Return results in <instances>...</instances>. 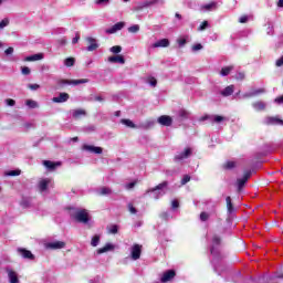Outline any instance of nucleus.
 Returning a JSON list of instances; mask_svg holds the SVG:
<instances>
[{"mask_svg":"<svg viewBox=\"0 0 283 283\" xmlns=\"http://www.w3.org/2000/svg\"><path fill=\"white\" fill-rule=\"evenodd\" d=\"M222 242V239L218 234L212 235V243L210 247V253L213 256L212 264L216 273H218V265H216V261L218 258H220V244Z\"/></svg>","mask_w":283,"mask_h":283,"instance_id":"obj_1","label":"nucleus"},{"mask_svg":"<svg viewBox=\"0 0 283 283\" xmlns=\"http://www.w3.org/2000/svg\"><path fill=\"white\" fill-rule=\"evenodd\" d=\"M70 216L73 218V220H76V222H80L81 224H87V222H90V212H87L85 209L71 208Z\"/></svg>","mask_w":283,"mask_h":283,"instance_id":"obj_2","label":"nucleus"},{"mask_svg":"<svg viewBox=\"0 0 283 283\" xmlns=\"http://www.w3.org/2000/svg\"><path fill=\"white\" fill-rule=\"evenodd\" d=\"M169 187V181H163L161 184L157 185L155 188H150L146 190L147 193H151L154 200H160L165 193H167V188Z\"/></svg>","mask_w":283,"mask_h":283,"instance_id":"obj_3","label":"nucleus"},{"mask_svg":"<svg viewBox=\"0 0 283 283\" xmlns=\"http://www.w3.org/2000/svg\"><path fill=\"white\" fill-rule=\"evenodd\" d=\"M193 154V148L187 147L182 151L177 153L175 156V163H182V160H187V158H191Z\"/></svg>","mask_w":283,"mask_h":283,"instance_id":"obj_4","label":"nucleus"},{"mask_svg":"<svg viewBox=\"0 0 283 283\" xmlns=\"http://www.w3.org/2000/svg\"><path fill=\"white\" fill-rule=\"evenodd\" d=\"M83 83H90V80L82 78V80H59L57 81L59 87H65V85H83Z\"/></svg>","mask_w":283,"mask_h":283,"instance_id":"obj_5","label":"nucleus"},{"mask_svg":"<svg viewBox=\"0 0 283 283\" xmlns=\"http://www.w3.org/2000/svg\"><path fill=\"white\" fill-rule=\"evenodd\" d=\"M143 254V245L135 243L130 248V260H140V255Z\"/></svg>","mask_w":283,"mask_h":283,"instance_id":"obj_6","label":"nucleus"},{"mask_svg":"<svg viewBox=\"0 0 283 283\" xmlns=\"http://www.w3.org/2000/svg\"><path fill=\"white\" fill-rule=\"evenodd\" d=\"M199 120L201 122L209 120L210 123H222V120H226V118L220 115H205V116H201Z\"/></svg>","mask_w":283,"mask_h":283,"instance_id":"obj_7","label":"nucleus"},{"mask_svg":"<svg viewBox=\"0 0 283 283\" xmlns=\"http://www.w3.org/2000/svg\"><path fill=\"white\" fill-rule=\"evenodd\" d=\"M51 184H52V179H49V178L41 179L38 184L39 192L45 193V191H48V188L50 187Z\"/></svg>","mask_w":283,"mask_h":283,"instance_id":"obj_8","label":"nucleus"},{"mask_svg":"<svg viewBox=\"0 0 283 283\" xmlns=\"http://www.w3.org/2000/svg\"><path fill=\"white\" fill-rule=\"evenodd\" d=\"M157 123H159V125H163L164 127H171L174 119L169 115H161L160 117H158Z\"/></svg>","mask_w":283,"mask_h":283,"instance_id":"obj_9","label":"nucleus"},{"mask_svg":"<svg viewBox=\"0 0 283 283\" xmlns=\"http://www.w3.org/2000/svg\"><path fill=\"white\" fill-rule=\"evenodd\" d=\"M125 28V22H117L109 29H106V34H116V32H120Z\"/></svg>","mask_w":283,"mask_h":283,"instance_id":"obj_10","label":"nucleus"},{"mask_svg":"<svg viewBox=\"0 0 283 283\" xmlns=\"http://www.w3.org/2000/svg\"><path fill=\"white\" fill-rule=\"evenodd\" d=\"M82 149L84 151H90L91 154H103V148L98 147V146H92V145L84 144Z\"/></svg>","mask_w":283,"mask_h":283,"instance_id":"obj_11","label":"nucleus"},{"mask_svg":"<svg viewBox=\"0 0 283 283\" xmlns=\"http://www.w3.org/2000/svg\"><path fill=\"white\" fill-rule=\"evenodd\" d=\"M174 277H176V271L168 270L167 272H165L163 274L160 282H163V283L171 282L174 280Z\"/></svg>","mask_w":283,"mask_h":283,"instance_id":"obj_12","label":"nucleus"},{"mask_svg":"<svg viewBox=\"0 0 283 283\" xmlns=\"http://www.w3.org/2000/svg\"><path fill=\"white\" fill-rule=\"evenodd\" d=\"M249 178H251V172H245L242 178H239L237 180V186L239 191H242V188L244 187V185H247V182L249 181Z\"/></svg>","mask_w":283,"mask_h":283,"instance_id":"obj_13","label":"nucleus"},{"mask_svg":"<svg viewBox=\"0 0 283 283\" xmlns=\"http://www.w3.org/2000/svg\"><path fill=\"white\" fill-rule=\"evenodd\" d=\"M266 90L264 88H258L248 93H244L241 98H253V96H260V94H264Z\"/></svg>","mask_w":283,"mask_h":283,"instance_id":"obj_14","label":"nucleus"},{"mask_svg":"<svg viewBox=\"0 0 283 283\" xmlns=\"http://www.w3.org/2000/svg\"><path fill=\"white\" fill-rule=\"evenodd\" d=\"M18 253L21 255V258H24V260H34V254H32V252L29 250L18 248Z\"/></svg>","mask_w":283,"mask_h":283,"instance_id":"obj_15","label":"nucleus"},{"mask_svg":"<svg viewBox=\"0 0 283 283\" xmlns=\"http://www.w3.org/2000/svg\"><path fill=\"white\" fill-rule=\"evenodd\" d=\"M86 41L90 43V45L86 48L87 52H94L95 50H98V42H96V39L86 38Z\"/></svg>","mask_w":283,"mask_h":283,"instance_id":"obj_16","label":"nucleus"},{"mask_svg":"<svg viewBox=\"0 0 283 283\" xmlns=\"http://www.w3.org/2000/svg\"><path fill=\"white\" fill-rule=\"evenodd\" d=\"M46 249H65V242L63 241H53V242H49L46 243Z\"/></svg>","mask_w":283,"mask_h":283,"instance_id":"obj_17","label":"nucleus"},{"mask_svg":"<svg viewBox=\"0 0 283 283\" xmlns=\"http://www.w3.org/2000/svg\"><path fill=\"white\" fill-rule=\"evenodd\" d=\"M213 10H218V2L216 1L201 6L202 12H211Z\"/></svg>","mask_w":283,"mask_h":283,"instance_id":"obj_18","label":"nucleus"},{"mask_svg":"<svg viewBox=\"0 0 283 283\" xmlns=\"http://www.w3.org/2000/svg\"><path fill=\"white\" fill-rule=\"evenodd\" d=\"M53 103H67L70 101V94L67 93H60L59 96L53 97Z\"/></svg>","mask_w":283,"mask_h":283,"instance_id":"obj_19","label":"nucleus"},{"mask_svg":"<svg viewBox=\"0 0 283 283\" xmlns=\"http://www.w3.org/2000/svg\"><path fill=\"white\" fill-rule=\"evenodd\" d=\"M252 107L255 112H264V109H266V102H262V101L253 102Z\"/></svg>","mask_w":283,"mask_h":283,"instance_id":"obj_20","label":"nucleus"},{"mask_svg":"<svg viewBox=\"0 0 283 283\" xmlns=\"http://www.w3.org/2000/svg\"><path fill=\"white\" fill-rule=\"evenodd\" d=\"M114 249H116V245L106 243L105 247L97 249L96 253L97 255H102V253H108V251H114Z\"/></svg>","mask_w":283,"mask_h":283,"instance_id":"obj_21","label":"nucleus"},{"mask_svg":"<svg viewBox=\"0 0 283 283\" xmlns=\"http://www.w3.org/2000/svg\"><path fill=\"white\" fill-rule=\"evenodd\" d=\"M44 167L49 170V171H54V169H56L57 167H61V163H54L51 160H44L43 161Z\"/></svg>","mask_w":283,"mask_h":283,"instance_id":"obj_22","label":"nucleus"},{"mask_svg":"<svg viewBox=\"0 0 283 283\" xmlns=\"http://www.w3.org/2000/svg\"><path fill=\"white\" fill-rule=\"evenodd\" d=\"M8 277L10 283H19V274L11 269H7Z\"/></svg>","mask_w":283,"mask_h":283,"instance_id":"obj_23","label":"nucleus"},{"mask_svg":"<svg viewBox=\"0 0 283 283\" xmlns=\"http://www.w3.org/2000/svg\"><path fill=\"white\" fill-rule=\"evenodd\" d=\"M265 123L266 125H280L283 127V120L280 117H268Z\"/></svg>","mask_w":283,"mask_h":283,"instance_id":"obj_24","label":"nucleus"},{"mask_svg":"<svg viewBox=\"0 0 283 283\" xmlns=\"http://www.w3.org/2000/svg\"><path fill=\"white\" fill-rule=\"evenodd\" d=\"M108 63H119L125 65V57L123 55H113L108 57Z\"/></svg>","mask_w":283,"mask_h":283,"instance_id":"obj_25","label":"nucleus"},{"mask_svg":"<svg viewBox=\"0 0 283 283\" xmlns=\"http://www.w3.org/2000/svg\"><path fill=\"white\" fill-rule=\"evenodd\" d=\"M20 206L22 207V209H30V207H32V198L23 197L20 201Z\"/></svg>","mask_w":283,"mask_h":283,"instance_id":"obj_26","label":"nucleus"},{"mask_svg":"<svg viewBox=\"0 0 283 283\" xmlns=\"http://www.w3.org/2000/svg\"><path fill=\"white\" fill-rule=\"evenodd\" d=\"M151 48H169V40L168 39H161L157 42H155Z\"/></svg>","mask_w":283,"mask_h":283,"instance_id":"obj_27","label":"nucleus"},{"mask_svg":"<svg viewBox=\"0 0 283 283\" xmlns=\"http://www.w3.org/2000/svg\"><path fill=\"white\" fill-rule=\"evenodd\" d=\"M24 61H27V62L43 61V53L29 55V56L24 57Z\"/></svg>","mask_w":283,"mask_h":283,"instance_id":"obj_28","label":"nucleus"},{"mask_svg":"<svg viewBox=\"0 0 283 283\" xmlns=\"http://www.w3.org/2000/svg\"><path fill=\"white\" fill-rule=\"evenodd\" d=\"M113 191L109 187H101L97 189L98 196H112Z\"/></svg>","mask_w":283,"mask_h":283,"instance_id":"obj_29","label":"nucleus"},{"mask_svg":"<svg viewBox=\"0 0 283 283\" xmlns=\"http://www.w3.org/2000/svg\"><path fill=\"white\" fill-rule=\"evenodd\" d=\"M72 116L73 118L78 119L82 116H87V113L85 112V109H74L72 111Z\"/></svg>","mask_w":283,"mask_h":283,"instance_id":"obj_30","label":"nucleus"},{"mask_svg":"<svg viewBox=\"0 0 283 283\" xmlns=\"http://www.w3.org/2000/svg\"><path fill=\"white\" fill-rule=\"evenodd\" d=\"M233 70H234L233 65L224 66L220 71V76H229L231 74V72H233Z\"/></svg>","mask_w":283,"mask_h":283,"instance_id":"obj_31","label":"nucleus"},{"mask_svg":"<svg viewBox=\"0 0 283 283\" xmlns=\"http://www.w3.org/2000/svg\"><path fill=\"white\" fill-rule=\"evenodd\" d=\"M234 90H235V86L229 85L223 91H221V95L231 96V94H233Z\"/></svg>","mask_w":283,"mask_h":283,"instance_id":"obj_32","label":"nucleus"},{"mask_svg":"<svg viewBox=\"0 0 283 283\" xmlns=\"http://www.w3.org/2000/svg\"><path fill=\"white\" fill-rule=\"evenodd\" d=\"M226 202H227L228 213H230V214L233 213V211H235V209L233 208V203L231 202V197H227Z\"/></svg>","mask_w":283,"mask_h":283,"instance_id":"obj_33","label":"nucleus"},{"mask_svg":"<svg viewBox=\"0 0 283 283\" xmlns=\"http://www.w3.org/2000/svg\"><path fill=\"white\" fill-rule=\"evenodd\" d=\"M74 63H76V60L74 57H66L64 60L65 67H74Z\"/></svg>","mask_w":283,"mask_h":283,"instance_id":"obj_34","label":"nucleus"},{"mask_svg":"<svg viewBox=\"0 0 283 283\" xmlns=\"http://www.w3.org/2000/svg\"><path fill=\"white\" fill-rule=\"evenodd\" d=\"M98 244H101V235L95 234L91 240V247H97Z\"/></svg>","mask_w":283,"mask_h":283,"instance_id":"obj_35","label":"nucleus"},{"mask_svg":"<svg viewBox=\"0 0 283 283\" xmlns=\"http://www.w3.org/2000/svg\"><path fill=\"white\" fill-rule=\"evenodd\" d=\"M25 105L30 107V109H36V107H39V104L34 99H28Z\"/></svg>","mask_w":283,"mask_h":283,"instance_id":"obj_36","label":"nucleus"},{"mask_svg":"<svg viewBox=\"0 0 283 283\" xmlns=\"http://www.w3.org/2000/svg\"><path fill=\"white\" fill-rule=\"evenodd\" d=\"M122 125H126V127H130V129H134L136 127V124L132 122L130 119H120Z\"/></svg>","mask_w":283,"mask_h":283,"instance_id":"obj_37","label":"nucleus"},{"mask_svg":"<svg viewBox=\"0 0 283 283\" xmlns=\"http://www.w3.org/2000/svg\"><path fill=\"white\" fill-rule=\"evenodd\" d=\"M128 32L130 34H136V33L140 32V25L134 24V25L129 27Z\"/></svg>","mask_w":283,"mask_h":283,"instance_id":"obj_38","label":"nucleus"},{"mask_svg":"<svg viewBox=\"0 0 283 283\" xmlns=\"http://www.w3.org/2000/svg\"><path fill=\"white\" fill-rule=\"evenodd\" d=\"M4 176H10V177L21 176V169L9 170L4 172Z\"/></svg>","mask_w":283,"mask_h":283,"instance_id":"obj_39","label":"nucleus"},{"mask_svg":"<svg viewBox=\"0 0 283 283\" xmlns=\"http://www.w3.org/2000/svg\"><path fill=\"white\" fill-rule=\"evenodd\" d=\"M223 169H228V170L235 169V161H227L223 165Z\"/></svg>","mask_w":283,"mask_h":283,"instance_id":"obj_40","label":"nucleus"},{"mask_svg":"<svg viewBox=\"0 0 283 283\" xmlns=\"http://www.w3.org/2000/svg\"><path fill=\"white\" fill-rule=\"evenodd\" d=\"M151 6H154V0H144L140 3V8H151Z\"/></svg>","mask_w":283,"mask_h":283,"instance_id":"obj_41","label":"nucleus"},{"mask_svg":"<svg viewBox=\"0 0 283 283\" xmlns=\"http://www.w3.org/2000/svg\"><path fill=\"white\" fill-rule=\"evenodd\" d=\"M266 34L269 36H273V34H275V31L273 29V24L271 22L268 23Z\"/></svg>","mask_w":283,"mask_h":283,"instance_id":"obj_42","label":"nucleus"},{"mask_svg":"<svg viewBox=\"0 0 283 283\" xmlns=\"http://www.w3.org/2000/svg\"><path fill=\"white\" fill-rule=\"evenodd\" d=\"M111 52L113 54H120V52H123V48L120 45H115L111 48Z\"/></svg>","mask_w":283,"mask_h":283,"instance_id":"obj_43","label":"nucleus"},{"mask_svg":"<svg viewBox=\"0 0 283 283\" xmlns=\"http://www.w3.org/2000/svg\"><path fill=\"white\" fill-rule=\"evenodd\" d=\"M8 25H10V20L8 18H4L1 22H0V30H3V28H8Z\"/></svg>","mask_w":283,"mask_h":283,"instance_id":"obj_44","label":"nucleus"},{"mask_svg":"<svg viewBox=\"0 0 283 283\" xmlns=\"http://www.w3.org/2000/svg\"><path fill=\"white\" fill-rule=\"evenodd\" d=\"M190 113L186 109L179 111L180 118H189Z\"/></svg>","mask_w":283,"mask_h":283,"instance_id":"obj_45","label":"nucleus"},{"mask_svg":"<svg viewBox=\"0 0 283 283\" xmlns=\"http://www.w3.org/2000/svg\"><path fill=\"white\" fill-rule=\"evenodd\" d=\"M209 213L208 212H201L200 213V220L201 222H207L209 220Z\"/></svg>","mask_w":283,"mask_h":283,"instance_id":"obj_46","label":"nucleus"},{"mask_svg":"<svg viewBox=\"0 0 283 283\" xmlns=\"http://www.w3.org/2000/svg\"><path fill=\"white\" fill-rule=\"evenodd\" d=\"M207 28H209V22L208 21H203L200 27L198 28L199 32H202L205 30H207Z\"/></svg>","mask_w":283,"mask_h":283,"instance_id":"obj_47","label":"nucleus"},{"mask_svg":"<svg viewBox=\"0 0 283 283\" xmlns=\"http://www.w3.org/2000/svg\"><path fill=\"white\" fill-rule=\"evenodd\" d=\"M147 83L151 85V87H156L158 85V81L155 77H148Z\"/></svg>","mask_w":283,"mask_h":283,"instance_id":"obj_48","label":"nucleus"},{"mask_svg":"<svg viewBox=\"0 0 283 283\" xmlns=\"http://www.w3.org/2000/svg\"><path fill=\"white\" fill-rule=\"evenodd\" d=\"M234 78H235L237 81H244V78H245L244 72H239V73H237L235 76H234Z\"/></svg>","mask_w":283,"mask_h":283,"instance_id":"obj_49","label":"nucleus"},{"mask_svg":"<svg viewBox=\"0 0 283 283\" xmlns=\"http://www.w3.org/2000/svg\"><path fill=\"white\" fill-rule=\"evenodd\" d=\"M179 48H185L187 45V39L180 38L177 40Z\"/></svg>","mask_w":283,"mask_h":283,"instance_id":"obj_50","label":"nucleus"},{"mask_svg":"<svg viewBox=\"0 0 283 283\" xmlns=\"http://www.w3.org/2000/svg\"><path fill=\"white\" fill-rule=\"evenodd\" d=\"M202 48H203L202 44L197 43V44L192 45L191 50H192V52H200V50H202Z\"/></svg>","mask_w":283,"mask_h":283,"instance_id":"obj_51","label":"nucleus"},{"mask_svg":"<svg viewBox=\"0 0 283 283\" xmlns=\"http://www.w3.org/2000/svg\"><path fill=\"white\" fill-rule=\"evenodd\" d=\"M96 6H109V0H95Z\"/></svg>","mask_w":283,"mask_h":283,"instance_id":"obj_52","label":"nucleus"},{"mask_svg":"<svg viewBox=\"0 0 283 283\" xmlns=\"http://www.w3.org/2000/svg\"><path fill=\"white\" fill-rule=\"evenodd\" d=\"M249 19H251V17H249V15H241L239 18V23H248Z\"/></svg>","mask_w":283,"mask_h":283,"instance_id":"obj_53","label":"nucleus"},{"mask_svg":"<svg viewBox=\"0 0 283 283\" xmlns=\"http://www.w3.org/2000/svg\"><path fill=\"white\" fill-rule=\"evenodd\" d=\"M21 72H22V74L24 75V76H28V75H30V67H28V66H22L21 67Z\"/></svg>","mask_w":283,"mask_h":283,"instance_id":"obj_54","label":"nucleus"},{"mask_svg":"<svg viewBox=\"0 0 283 283\" xmlns=\"http://www.w3.org/2000/svg\"><path fill=\"white\" fill-rule=\"evenodd\" d=\"M128 211L129 213H133V214L138 213V210H136V208L132 203H128Z\"/></svg>","mask_w":283,"mask_h":283,"instance_id":"obj_55","label":"nucleus"},{"mask_svg":"<svg viewBox=\"0 0 283 283\" xmlns=\"http://www.w3.org/2000/svg\"><path fill=\"white\" fill-rule=\"evenodd\" d=\"M6 103L9 105V107H14V105H17V102L12 98L6 99Z\"/></svg>","mask_w":283,"mask_h":283,"instance_id":"obj_56","label":"nucleus"},{"mask_svg":"<svg viewBox=\"0 0 283 283\" xmlns=\"http://www.w3.org/2000/svg\"><path fill=\"white\" fill-rule=\"evenodd\" d=\"M108 231L109 233H113V234L118 233V226H111Z\"/></svg>","mask_w":283,"mask_h":283,"instance_id":"obj_57","label":"nucleus"},{"mask_svg":"<svg viewBox=\"0 0 283 283\" xmlns=\"http://www.w3.org/2000/svg\"><path fill=\"white\" fill-rule=\"evenodd\" d=\"M191 180V177L189 175L184 176L181 179V185H187Z\"/></svg>","mask_w":283,"mask_h":283,"instance_id":"obj_58","label":"nucleus"},{"mask_svg":"<svg viewBox=\"0 0 283 283\" xmlns=\"http://www.w3.org/2000/svg\"><path fill=\"white\" fill-rule=\"evenodd\" d=\"M4 54H6L7 56H10V54H14V48L9 46V48L4 51Z\"/></svg>","mask_w":283,"mask_h":283,"instance_id":"obj_59","label":"nucleus"},{"mask_svg":"<svg viewBox=\"0 0 283 283\" xmlns=\"http://www.w3.org/2000/svg\"><path fill=\"white\" fill-rule=\"evenodd\" d=\"M134 187H136V181H133V182H128L125 185V189H134Z\"/></svg>","mask_w":283,"mask_h":283,"instance_id":"obj_60","label":"nucleus"},{"mask_svg":"<svg viewBox=\"0 0 283 283\" xmlns=\"http://www.w3.org/2000/svg\"><path fill=\"white\" fill-rule=\"evenodd\" d=\"M178 207H180V203L178 202V200H172L171 201V209H178Z\"/></svg>","mask_w":283,"mask_h":283,"instance_id":"obj_61","label":"nucleus"},{"mask_svg":"<svg viewBox=\"0 0 283 283\" xmlns=\"http://www.w3.org/2000/svg\"><path fill=\"white\" fill-rule=\"evenodd\" d=\"M275 65H276V67H282V65H283V55L279 60H276Z\"/></svg>","mask_w":283,"mask_h":283,"instance_id":"obj_62","label":"nucleus"},{"mask_svg":"<svg viewBox=\"0 0 283 283\" xmlns=\"http://www.w3.org/2000/svg\"><path fill=\"white\" fill-rule=\"evenodd\" d=\"M274 103H276L277 105H283V95L279 96L274 99Z\"/></svg>","mask_w":283,"mask_h":283,"instance_id":"obj_63","label":"nucleus"},{"mask_svg":"<svg viewBox=\"0 0 283 283\" xmlns=\"http://www.w3.org/2000/svg\"><path fill=\"white\" fill-rule=\"evenodd\" d=\"M41 87L39 84H29V88L32 90L33 92L39 90Z\"/></svg>","mask_w":283,"mask_h":283,"instance_id":"obj_64","label":"nucleus"}]
</instances>
